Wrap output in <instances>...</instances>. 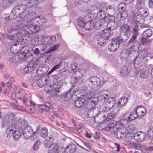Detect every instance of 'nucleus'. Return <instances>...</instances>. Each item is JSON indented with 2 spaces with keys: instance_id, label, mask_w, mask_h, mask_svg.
Listing matches in <instances>:
<instances>
[{
  "instance_id": "obj_1",
  "label": "nucleus",
  "mask_w": 153,
  "mask_h": 153,
  "mask_svg": "<svg viewBox=\"0 0 153 153\" xmlns=\"http://www.w3.org/2000/svg\"><path fill=\"white\" fill-rule=\"evenodd\" d=\"M28 8H26L25 12L21 16L20 18L25 21L28 22L27 25V29L30 30L29 33L32 32V29L34 27L33 23L34 19L35 17L34 15L35 13L33 12H30L29 10H28Z\"/></svg>"
},
{
  "instance_id": "obj_2",
  "label": "nucleus",
  "mask_w": 153,
  "mask_h": 153,
  "mask_svg": "<svg viewBox=\"0 0 153 153\" xmlns=\"http://www.w3.org/2000/svg\"><path fill=\"white\" fill-rule=\"evenodd\" d=\"M96 104V102L91 100L89 103V104H88L86 108L88 110V114L89 115H92V117H94V121L96 123H98L99 121L97 120L96 119H97L98 117L97 115H98V116L100 114L98 110L95 108L94 107Z\"/></svg>"
},
{
  "instance_id": "obj_3",
  "label": "nucleus",
  "mask_w": 153,
  "mask_h": 153,
  "mask_svg": "<svg viewBox=\"0 0 153 153\" xmlns=\"http://www.w3.org/2000/svg\"><path fill=\"white\" fill-rule=\"evenodd\" d=\"M33 28L32 29V32L29 33V34H32L37 33L40 30L39 25H42L46 22L47 20L46 17L44 16H39L38 18L35 17L34 19Z\"/></svg>"
},
{
  "instance_id": "obj_4",
  "label": "nucleus",
  "mask_w": 153,
  "mask_h": 153,
  "mask_svg": "<svg viewBox=\"0 0 153 153\" xmlns=\"http://www.w3.org/2000/svg\"><path fill=\"white\" fill-rule=\"evenodd\" d=\"M100 79L97 76H91L86 81L87 85L91 88H96L99 86L100 83Z\"/></svg>"
},
{
  "instance_id": "obj_5",
  "label": "nucleus",
  "mask_w": 153,
  "mask_h": 153,
  "mask_svg": "<svg viewBox=\"0 0 153 153\" xmlns=\"http://www.w3.org/2000/svg\"><path fill=\"white\" fill-rule=\"evenodd\" d=\"M27 8L24 6L22 5H17L14 7L12 9L11 15L13 16H15L16 17L18 16H20L23 14L25 12V9Z\"/></svg>"
},
{
  "instance_id": "obj_6",
  "label": "nucleus",
  "mask_w": 153,
  "mask_h": 153,
  "mask_svg": "<svg viewBox=\"0 0 153 153\" xmlns=\"http://www.w3.org/2000/svg\"><path fill=\"white\" fill-rule=\"evenodd\" d=\"M51 142L46 140L44 142L45 146L48 147V152L49 153H54L58 149L57 144L55 143L51 144Z\"/></svg>"
},
{
  "instance_id": "obj_7",
  "label": "nucleus",
  "mask_w": 153,
  "mask_h": 153,
  "mask_svg": "<svg viewBox=\"0 0 153 153\" xmlns=\"http://www.w3.org/2000/svg\"><path fill=\"white\" fill-rule=\"evenodd\" d=\"M119 30L121 33H127L131 31L130 27L123 20H122L120 22Z\"/></svg>"
},
{
  "instance_id": "obj_8",
  "label": "nucleus",
  "mask_w": 153,
  "mask_h": 153,
  "mask_svg": "<svg viewBox=\"0 0 153 153\" xmlns=\"http://www.w3.org/2000/svg\"><path fill=\"white\" fill-rule=\"evenodd\" d=\"M56 40V38L54 36H50L42 38L40 42V44H43L48 45H51L55 42Z\"/></svg>"
},
{
  "instance_id": "obj_9",
  "label": "nucleus",
  "mask_w": 153,
  "mask_h": 153,
  "mask_svg": "<svg viewBox=\"0 0 153 153\" xmlns=\"http://www.w3.org/2000/svg\"><path fill=\"white\" fill-rule=\"evenodd\" d=\"M94 93L93 92H91L90 91L87 90L84 91L83 94H82L83 96L82 98L84 99L87 105L89 104V103L91 101L89 102V100L94 97Z\"/></svg>"
},
{
  "instance_id": "obj_10",
  "label": "nucleus",
  "mask_w": 153,
  "mask_h": 153,
  "mask_svg": "<svg viewBox=\"0 0 153 153\" xmlns=\"http://www.w3.org/2000/svg\"><path fill=\"white\" fill-rule=\"evenodd\" d=\"M22 134L25 139H28L34 134V132L31 127L29 126H27L22 131Z\"/></svg>"
},
{
  "instance_id": "obj_11",
  "label": "nucleus",
  "mask_w": 153,
  "mask_h": 153,
  "mask_svg": "<svg viewBox=\"0 0 153 153\" xmlns=\"http://www.w3.org/2000/svg\"><path fill=\"white\" fill-rule=\"evenodd\" d=\"M104 101L105 102V108L106 111H107L112 108L114 105L115 104V100L113 97H109L106 99V100H104Z\"/></svg>"
},
{
  "instance_id": "obj_12",
  "label": "nucleus",
  "mask_w": 153,
  "mask_h": 153,
  "mask_svg": "<svg viewBox=\"0 0 153 153\" xmlns=\"http://www.w3.org/2000/svg\"><path fill=\"white\" fill-rule=\"evenodd\" d=\"M120 43L117 38L113 39L111 43L108 46V50L111 52H114L119 48Z\"/></svg>"
},
{
  "instance_id": "obj_13",
  "label": "nucleus",
  "mask_w": 153,
  "mask_h": 153,
  "mask_svg": "<svg viewBox=\"0 0 153 153\" xmlns=\"http://www.w3.org/2000/svg\"><path fill=\"white\" fill-rule=\"evenodd\" d=\"M132 23L133 24V28L131 31L132 35L137 36L139 34V26L140 23L139 21L137 20H133Z\"/></svg>"
},
{
  "instance_id": "obj_14",
  "label": "nucleus",
  "mask_w": 153,
  "mask_h": 153,
  "mask_svg": "<svg viewBox=\"0 0 153 153\" xmlns=\"http://www.w3.org/2000/svg\"><path fill=\"white\" fill-rule=\"evenodd\" d=\"M114 136L118 138H123L126 135L125 133L122 129L119 128L117 127L114 131Z\"/></svg>"
},
{
  "instance_id": "obj_15",
  "label": "nucleus",
  "mask_w": 153,
  "mask_h": 153,
  "mask_svg": "<svg viewBox=\"0 0 153 153\" xmlns=\"http://www.w3.org/2000/svg\"><path fill=\"white\" fill-rule=\"evenodd\" d=\"M120 24L118 22L111 21L109 22L107 25V27L110 31H112L117 28L119 26Z\"/></svg>"
},
{
  "instance_id": "obj_16",
  "label": "nucleus",
  "mask_w": 153,
  "mask_h": 153,
  "mask_svg": "<svg viewBox=\"0 0 153 153\" xmlns=\"http://www.w3.org/2000/svg\"><path fill=\"white\" fill-rule=\"evenodd\" d=\"M138 54V52L136 51H131L129 53L128 62H129L130 63H133L135 65V58Z\"/></svg>"
},
{
  "instance_id": "obj_17",
  "label": "nucleus",
  "mask_w": 153,
  "mask_h": 153,
  "mask_svg": "<svg viewBox=\"0 0 153 153\" xmlns=\"http://www.w3.org/2000/svg\"><path fill=\"white\" fill-rule=\"evenodd\" d=\"M23 128L21 127H18L13 133V137L16 140H17L20 137L22 133Z\"/></svg>"
},
{
  "instance_id": "obj_18",
  "label": "nucleus",
  "mask_w": 153,
  "mask_h": 153,
  "mask_svg": "<svg viewBox=\"0 0 153 153\" xmlns=\"http://www.w3.org/2000/svg\"><path fill=\"white\" fill-rule=\"evenodd\" d=\"M76 146L74 144H71L67 146L65 149V153H74L76 150Z\"/></svg>"
},
{
  "instance_id": "obj_19",
  "label": "nucleus",
  "mask_w": 153,
  "mask_h": 153,
  "mask_svg": "<svg viewBox=\"0 0 153 153\" xmlns=\"http://www.w3.org/2000/svg\"><path fill=\"white\" fill-rule=\"evenodd\" d=\"M20 28L19 24L18 23H13L11 24V27L7 30V32L10 33L15 31L18 30Z\"/></svg>"
},
{
  "instance_id": "obj_20",
  "label": "nucleus",
  "mask_w": 153,
  "mask_h": 153,
  "mask_svg": "<svg viewBox=\"0 0 153 153\" xmlns=\"http://www.w3.org/2000/svg\"><path fill=\"white\" fill-rule=\"evenodd\" d=\"M81 142L80 143L81 145L77 144V145L80 147L88 152L90 151L91 150L90 147L91 144L90 143L85 141L82 140H81Z\"/></svg>"
},
{
  "instance_id": "obj_21",
  "label": "nucleus",
  "mask_w": 153,
  "mask_h": 153,
  "mask_svg": "<svg viewBox=\"0 0 153 153\" xmlns=\"http://www.w3.org/2000/svg\"><path fill=\"white\" fill-rule=\"evenodd\" d=\"M113 32L110 31L108 29H105L103 30L101 33V36L107 40L112 34Z\"/></svg>"
},
{
  "instance_id": "obj_22",
  "label": "nucleus",
  "mask_w": 153,
  "mask_h": 153,
  "mask_svg": "<svg viewBox=\"0 0 153 153\" xmlns=\"http://www.w3.org/2000/svg\"><path fill=\"white\" fill-rule=\"evenodd\" d=\"M117 125H115V124L111 122L105 126V129L106 131H110L111 133H113L114 131L117 129Z\"/></svg>"
},
{
  "instance_id": "obj_23",
  "label": "nucleus",
  "mask_w": 153,
  "mask_h": 153,
  "mask_svg": "<svg viewBox=\"0 0 153 153\" xmlns=\"http://www.w3.org/2000/svg\"><path fill=\"white\" fill-rule=\"evenodd\" d=\"M135 110L136 112L137 113L138 116L142 117L145 114V107L143 106H137Z\"/></svg>"
},
{
  "instance_id": "obj_24",
  "label": "nucleus",
  "mask_w": 153,
  "mask_h": 153,
  "mask_svg": "<svg viewBox=\"0 0 153 153\" xmlns=\"http://www.w3.org/2000/svg\"><path fill=\"white\" fill-rule=\"evenodd\" d=\"M145 133L141 132L136 133L134 135V137L136 140L139 142L143 141L145 138Z\"/></svg>"
},
{
  "instance_id": "obj_25",
  "label": "nucleus",
  "mask_w": 153,
  "mask_h": 153,
  "mask_svg": "<svg viewBox=\"0 0 153 153\" xmlns=\"http://www.w3.org/2000/svg\"><path fill=\"white\" fill-rule=\"evenodd\" d=\"M138 49V54L142 58V59H143L147 56L148 54V51L142 48L141 45H139Z\"/></svg>"
},
{
  "instance_id": "obj_26",
  "label": "nucleus",
  "mask_w": 153,
  "mask_h": 153,
  "mask_svg": "<svg viewBox=\"0 0 153 153\" xmlns=\"http://www.w3.org/2000/svg\"><path fill=\"white\" fill-rule=\"evenodd\" d=\"M128 102V98L125 96L122 97L118 101V105L119 107L123 106Z\"/></svg>"
},
{
  "instance_id": "obj_27",
  "label": "nucleus",
  "mask_w": 153,
  "mask_h": 153,
  "mask_svg": "<svg viewBox=\"0 0 153 153\" xmlns=\"http://www.w3.org/2000/svg\"><path fill=\"white\" fill-rule=\"evenodd\" d=\"M106 12L109 16H112L115 13L116 11L115 9L112 6H108L106 9Z\"/></svg>"
},
{
  "instance_id": "obj_28",
  "label": "nucleus",
  "mask_w": 153,
  "mask_h": 153,
  "mask_svg": "<svg viewBox=\"0 0 153 153\" xmlns=\"http://www.w3.org/2000/svg\"><path fill=\"white\" fill-rule=\"evenodd\" d=\"M94 22L92 21H89L85 23L84 28L87 30H91L94 28Z\"/></svg>"
},
{
  "instance_id": "obj_29",
  "label": "nucleus",
  "mask_w": 153,
  "mask_h": 153,
  "mask_svg": "<svg viewBox=\"0 0 153 153\" xmlns=\"http://www.w3.org/2000/svg\"><path fill=\"white\" fill-rule=\"evenodd\" d=\"M16 0H4L2 3L3 8H7L11 5L12 3Z\"/></svg>"
},
{
  "instance_id": "obj_30",
  "label": "nucleus",
  "mask_w": 153,
  "mask_h": 153,
  "mask_svg": "<svg viewBox=\"0 0 153 153\" xmlns=\"http://www.w3.org/2000/svg\"><path fill=\"white\" fill-rule=\"evenodd\" d=\"M75 105L77 108H80L82 106L85 105H87L84 99L82 98L81 99H79L76 101L75 102Z\"/></svg>"
},
{
  "instance_id": "obj_31",
  "label": "nucleus",
  "mask_w": 153,
  "mask_h": 153,
  "mask_svg": "<svg viewBox=\"0 0 153 153\" xmlns=\"http://www.w3.org/2000/svg\"><path fill=\"white\" fill-rule=\"evenodd\" d=\"M44 69V68L43 67H39L36 71V75L38 77L43 76L46 72V71H45Z\"/></svg>"
},
{
  "instance_id": "obj_32",
  "label": "nucleus",
  "mask_w": 153,
  "mask_h": 153,
  "mask_svg": "<svg viewBox=\"0 0 153 153\" xmlns=\"http://www.w3.org/2000/svg\"><path fill=\"white\" fill-rule=\"evenodd\" d=\"M120 75L122 76H126L128 73V68L126 66L121 67L120 70Z\"/></svg>"
},
{
  "instance_id": "obj_33",
  "label": "nucleus",
  "mask_w": 153,
  "mask_h": 153,
  "mask_svg": "<svg viewBox=\"0 0 153 153\" xmlns=\"http://www.w3.org/2000/svg\"><path fill=\"white\" fill-rule=\"evenodd\" d=\"M153 34L152 30L150 29H148L145 30L142 33V36L148 38H149Z\"/></svg>"
},
{
  "instance_id": "obj_34",
  "label": "nucleus",
  "mask_w": 153,
  "mask_h": 153,
  "mask_svg": "<svg viewBox=\"0 0 153 153\" xmlns=\"http://www.w3.org/2000/svg\"><path fill=\"white\" fill-rule=\"evenodd\" d=\"M117 38L119 40L120 43L126 42L128 39V36L126 35V33H123V34L121 35Z\"/></svg>"
},
{
  "instance_id": "obj_35",
  "label": "nucleus",
  "mask_w": 153,
  "mask_h": 153,
  "mask_svg": "<svg viewBox=\"0 0 153 153\" xmlns=\"http://www.w3.org/2000/svg\"><path fill=\"white\" fill-rule=\"evenodd\" d=\"M145 4V0H137L135 6V8L139 10L143 7Z\"/></svg>"
},
{
  "instance_id": "obj_36",
  "label": "nucleus",
  "mask_w": 153,
  "mask_h": 153,
  "mask_svg": "<svg viewBox=\"0 0 153 153\" xmlns=\"http://www.w3.org/2000/svg\"><path fill=\"white\" fill-rule=\"evenodd\" d=\"M128 15V13L125 12H123L122 13H119L118 16V22L119 23L123 20L125 22V19L127 17Z\"/></svg>"
},
{
  "instance_id": "obj_37",
  "label": "nucleus",
  "mask_w": 153,
  "mask_h": 153,
  "mask_svg": "<svg viewBox=\"0 0 153 153\" xmlns=\"http://www.w3.org/2000/svg\"><path fill=\"white\" fill-rule=\"evenodd\" d=\"M129 53L127 51H125L121 53L120 56L122 60H125L128 61Z\"/></svg>"
},
{
  "instance_id": "obj_38",
  "label": "nucleus",
  "mask_w": 153,
  "mask_h": 153,
  "mask_svg": "<svg viewBox=\"0 0 153 153\" xmlns=\"http://www.w3.org/2000/svg\"><path fill=\"white\" fill-rule=\"evenodd\" d=\"M138 115L136 111V110H134L131 112L129 116L128 117V120L129 121L133 120L137 118Z\"/></svg>"
},
{
  "instance_id": "obj_39",
  "label": "nucleus",
  "mask_w": 153,
  "mask_h": 153,
  "mask_svg": "<svg viewBox=\"0 0 153 153\" xmlns=\"http://www.w3.org/2000/svg\"><path fill=\"white\" fill-rule=\"evenodd\" d=\"M97 16L99 19H104L106 17L105 12L102 10H100L97 14Z\"/></svg>"
},
{
  "instance_id": "obj_40",
  "label": "nucleus",
  "mask_w": 153,
  "mask_h": 153,
  "mask_svg": "<svg viewBox=\"0 0 153 153\" xmlns=\"http://www.w3.org/2000/svg\"><path fill=\"white\" fill-rule=\"evenodd\" d=\"M41 132L40 133V135L43 138L46 137L48 134V131L46 127L42 128L41 130Z\"/></svg>"
},
{
  "instance_id": "obj_41",
  "label": "nucleus",
  "mask_w": 153,
  "mask_h": 153,
  "mask_svg": "<svg viewBox=\"0 0 153 153\" xmlns=\"http://www.w3.org/2000/svg\"><path fill=\"white\" fill-rule=\"evenodd\" d=\"M106 39L101 36L98 38L97 40V44L100 46L104 45L106 43Z\"/></svg>"
},
{
  "instance_id": "obj_42",
  "label": "nucleus",
  "mask_w": 153,
  "mask_h": 153,
  "mask_svg": "<svg viewBox=\"0 0 153 153\" xmlns=\"http://www.w3.org/2000/svg\"><path fill=\"white\" fill-rule=\"evenodd\" d=\"M26 59L25 61L28 62H33V61L34 59V57L33 55L30 53H27L26 54Z\"/></svg>"
},
{
  "instance_id": "obj_43",
  "label": "nucleus",
  "mask_w": 153,
  "mask_h": 153,
  "mask_svg": "<svg viewBox=\"0 0 153 153\" xmlns=\"http://www.w3.org/2000/svg\"><path fill=\"white\" fill-rule=\"evenodd\" d=\"M132 38L128 43V45H130V46L131 47L134 46V43L136 42L135 39L137 36L132 35Z\"/></svg>"
},
{
  "instance_id": "obj_44",
  "label": "nucleus",
  "mask_w": 153,
  "mask_h": 153,
  "mask_svg": "<svg viewBox=\"0 0 153 153\" xmlns=\"http://www.w3.org/2000/svg\"><path fill=\"white\" fill-rule=\"evenodd\" d=\"M142 37L140 38V44L139 45H141V47L142 46L144 45V44L147 43L148 42V40L147 38L144 37V36H142Z\"/></svg>"
},
{
  "instance_id": "obj_45",
  "label": "nucleus",
  "mask_w": 153,
  "mask_h": 153,
  "mask_svg": "<svg viewBox=\"0 0 153 153\" xmlns=\"http://www.w3.org/2000/svg\"><path fill=\"white\" fill-rule=\"evenodd\" d=\"M62 81L59 80L58 81L56 82L55 83V85L57 86L56 87H55V85L54 86V87H53L55 88L56 91L57 92H59V89L62 85Z\"/></svg>"
},
{
  "instance_id": "obj_46",
  "label": "nucleus",
  "mask_w": 153,
  "mask_h": 153,
  "mask_svg": "<svg viewBox=\"0 0 153 153\" xmlns=\"http://www.w3.org/2000/svg\"><path fill=\"white\" fill-rule=\"evenodd\" d=\"M103 26V24L100 22H98L94 23V27L97 30H98L102 28Z\"/></svg>"
},
{
  "instance_id": "obj_47",
  "label": "nucleus",
  "mask_w": 153,
  "mask_h": 153,
  "mask_svg": "<svg viewBox=\"0 0 153 153\" xmlns=\"http://www.w3.org/2000/svg\"><path fill=\"white\" fill-rule=\"evenodd\" d=\"M27 53H21L19 54L18 55L16 56L17 59H19L20 61H25L26 59V54Z\"/></svg>"
},
{
  "instance_id": "obj_48",
  "label": "nucleus",
  "mask_w": 153,
  "mask_h": 153,
  "mask_svg": "<svg viewBox=\"0 0 153 153\" xmlns=\"http://www.w3.org/2000/svg\"><path fill=\"white\" fill-rule=\"evenodd\" d=\"M77 76H74L72 78V79L74 81V84L77 82L79 79H81L83 76V75L79 72L78 73Z\"/></svg>"
},
{
  "instance_id": "obj_49",
  "label": "nucleus",
  "mask_w": 153,
  "mask_h": 153,
  "mask_svg": "<svg viewBox=\"0 0 153 153\" xmlns=\"http://www.w3.org/2000/svg\"><path fill=\"white\" fill-rule=\"evenodd\" d=\"M27 66L28 68H29L31 70L33 71L35 69L36 66V64L34 62H29Z\"/></svg>"
},
{
  "instance_id": "obj_50",
  "label": "nucleus",
  "mask_w": 153,
  "mask_h": 153,
  "mask_svg": "<svg viewBox=\"0 0 153 153\" xmlns=\"http://www.w3.org/2000/svg\"><path fill=\"white\" fill-rule=\"evenodd\" d=\"M108 95L106 94L103 91H101L99 94V97L101 98V100L104 99V100H106L107 98L106 97L108 96Z\"/></svg>"
},
{
  "instance_id": "obj_51",
  "label": "nucleus",
  "mask_w": 153,
  "mask_h": 153,
  "mask_svg": "<svg viewBox=\"0 0 153 153\" xmlns=\"http://www.w3.org/2000/svg\"><path fill=\"white\" fill-rule=\"evenodd\" d=\"M43 0H34L33 1H32L30 2H29V4H30V6L33 7L35 5H37L39 3L42 2Z\"/></svg>"
},
{
  "instance_id": "obj_52",
  "label": "nucleus",
  "mask_w": 153,
  "mask_h": 153,
  "mask_svg": "<svg viewBox=\"0 0 153 153\" xmlns=\"http://www.w3.org/2000/svg\"><path fill=\"white\" fill-rule=\"evenodd\" d=\"M147 137L149 138H153V128L152 127L149 129L147 133Z\"/></svg>"
},
{
  "instance_id": "obj_53",
  "label": "nucleus",
  "mask_w": 153,
  "mask_h": 153,
  "mask_svg": "<svg viewBox=\"0 0 153 153\" xmlns=\"http://www.w3.org/2000/svg\"><path fill=\"white\" fill-rule=\"evenodd\" d=\"M139 10V13L141 14H145L146 16H147L149 14V13L147 11V10L144 7H143L142 8H141Z\"/></svg>"
},
{
  "instance_id": "obj_54",
  "label": "nucleus",
  "mask_w": 153,
  "mask_h": 153,
  "mask_svg": "<svg viewBox=\"0 0 153 153\" xmlns=\"http://www.w3.org/2000/svg\"><path fill=\"white\" fill-rule=\"evenodd\" d=\"M40 142L39 140H36L35 143L33 146V149L35 150H36L39 148Z\"/></svg>"
},
{
  "instance_id": "obj_55",
  "label": "nucleus",
  "mask_w": 153,
  "mask_h": 153,
  "mask_svg": "<svg viewBox=\"0 0 153 153\" xmlns=\"http://www.w3.org/2000/svg\"><path fill=\"white\" fill-rule=\"evenodd\" d=\"M42 78H40L37 80L36 82V84L38 87H42L44 85V83L43 82Z\"/></svg>"
},
{
  "instance_id": "obj_56",
  "label": "nucleus",
  "mask_w": 153,
  "mask_h": 153,
  "mask_svg": "<svg viewBox=\"0 0 153 153\" xmlns=\"http://www.w3.org/2000/svg\"><path fill=\"white\" fill-rule=\"evenodd\" d=\"M73 95V94H72L71 91H70V90H69L68 91L65 92L64 94V96L65 97L70 99L72 97Z\"/></svg>"
},
{
  "instance_id": "obj_57",
  "label": "nucleus",
  "mask_w": 153,
  "mask_h": 153,
  "mask_svg": "<svg viewBox=\"0 0 153 153\" xmlns=\"http://www.w3.org/2000/svg\"><path fill=\"white\" fill-rule=\"evenodd\" d=\"M59 47V44L54 45L50 47L49 50L50 52H53L55 50H57Z\"/></svg>"
},
{
  "instance_id": "obj_58",
  "label": "nucleus",
  "mask_w": 153,
  "mask_h": 153,
  "mask_svg": "<svg viewBox=\"0 0 153 153\" xmlns=\"http://www.w3.org/2000/svg\"><path fill=\"white\" fill-rule=\"evenodd\" d=\"M44 107H46L48 110L50 109H52L53 108V106L52 104L49 102H45L44 104Z\"/></svg>"
},
{
  "instance_id": "obj_59",
  "label": "nucleus",
  "mask_w": 153,
  "mask_h": 153,
  "mask_svg": "<svg viewBox=\"0 0 153 153\" xmlns=\"http://www.w3.org/2000/svg\"><path fill=\"white\" fill-rule=\"evenodd\" d=\"M16 58V57L14 56H12L10 58L9 60L10 64L13 65L16 63L17 62Z\"/></svg>"
},
{
  "instance_id": "obj_60",
  "label": "nucleus",
  "mask_w": 153,
  "mask_h": 153,
  "mask_svg": "<svg viewBox=\"0 0 153 153\" xmlns=\"http://www.w3.org/2000/svg\"><path fill=\"white\" fill-rule=\"evenodd\" d=\"M135 58V65L136 64H138L143 59H142V58L140 57L138 54L137 55V57H136Z\"/></svg>"
},
{
  "instance_id": "obj_61",
  "label": "nucleus",
  "mask_w": 153,
  "mask_h": 153,
  "mask_svg": "<svg viewBox=\"0 0 153 153\" xmlns=\"http://www.w3.org/2000/svg\"><path fill=\"white\" fill-rule=\"evenodd\" d=\"M115 116V114L110 113L107 115L106 118V120L108 121L112 119Z\"/></svg>"
},
{
  "instance_id": "obj_62",
  "label": "nucleus",
  "mask_w": 153,
  "mask_h": 153,
  "mask_svg": "<svg viewBox=\"0 0 153 153\" xmlns=\"http://www.w3.org/2000/svg\"><path fill=\"white\" fill-rule=\"evenodd\" d=\"M78 23L79 26L82 28H84L85 23L84 21L81 19H78Z\"/></svg>"
},
{
  "instance_id": "obj_63",
  "label": "nucleus",
  "mask_w": 153,
  "mask_h": 153,
  "mask_svg": "<svg viewBox=\"0 0 153 153\" xmlns=\"http://www.w3.org/2000/svg\"><path fill=\"white\" fill-rule=\"evenodd\" d=\"M7 39L8 40L12 41H15V40H17V39H16L14 37V36L13 35H7Z\"/></svg>"
},
{
  "instance_id": "obj_64",
  "label": "nucleus",
  "mask_w": 153,
  "mask_h": 153,
  "mask_svg": "<svg viewBox=\"0 0 153 153\" xmlns=\"http://www.w3.org/2000/svg\"><path fill=\"white\" fill-rule=\"evenodd\" d=\"M18 127L16 124L12 123L11 125L9 128H10V129H12V131H15V130Z\"/></svg>"
}]
</instances>
